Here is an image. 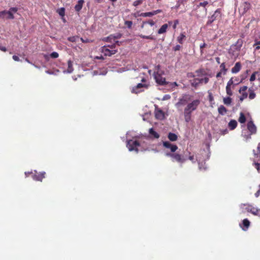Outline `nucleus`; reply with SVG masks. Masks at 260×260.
I'll use <instances>...</instances> for the list:
<instances>
[{
  "instance_id": "50",
  "label": "nucleus",
  "mask_w": 260,
  "mask_h": 260,
  "mask_svg": "<svg viewBox=\"0 0 260 260\" xmlns=\"http://www.w3.org/2000/svg\"><path fill=\"white\" fill-rule=\"evenodd\" d=\"M208 4V2L207 1H204L203 2H201L200 3V4H199V5H198V7H205Z\"/></svg>"
},
{
  "instance_id": "35",
  "label": "nucleus",
  "mask_w": 260,
  "mask_h": 260,
  "mask_svg": "<svg viewBox=\"0 0 260 260\" xmlns=\"http://www.w3.org/2000/svg\"><path fill=\"white\" fill-rule=\"evenodd\" d=\"M185 38V36L183 34V33H181L179 36H178L177 37V41L180 43V44H182L183 43V40Z\"/></svg>"
},
{
  "instance_id": "40",
  "label": "nucleus",
  "mask_w": 260,
  "mask_h": 260,
  "mask_svg": "<svg viewBox=\"0 0 260 260\" xmlns=\"http://www.w3.org/2000/svg\"><path fill=\"white\" fill-rule=\"evenodd\" d=\"M208 100L210 102V103L211 104H214L213 102H214V98H213V96L212 95V93L210 91H208Z\"/></svg>"
},
{
  "instance_id": "47",
  "label": "nucleus",
  "mask_w": 260,
  "mask_h": 260,
  "mask_svg": "<svg viewBox=\"0 0 260 260\" xmlns=\"http://www.w3.org/2000/svg\"><path fill=\"white\" fill-rule=\"evenodd\" d=\"M58 53L56 52H53L50 55V56L52 58H56L58 57Z\"/></svg>"
},
{
  "instance_id": "46",
  "label": "nucleus",
  "mask_w": 260,
  "mask_h": 260,
  "mask_svg": "<svg viewBox=\"0 0 260 260\" xmlns=\"http://www.w3.org/2000/svg\"><path fill=\"white\" fill-rule=\"evenodd\" d=\"M226 92L227 94H228L229 96L233 95V92L230 87H226Z\"/></svg>"
},
{
  "instance_id": "29",
  "label": "nucleus",
  "mask_w": 260,
  "mask_h": 260,
  "mask_svg": "<svg viewBox=\"0 0 260 260\" xmlns=\"http://www.w3.org/2000/svg\"><path fill=\"white\" fill-rule=\"evenodd\" d=\"M248 90L249 91V99H250V100L254 99L256 96L255 92L251 88H249Z\"/></svg>"
},
{
  "instance_id": "59",
  "label": "nucleus",
  "mask_w": 260,
  "mask_h": 260,
  "mask_svg": "<svg viewBox=\"0 0 260 260\" xmlns=\"http://www.w3.org/2000/svg\"><path fill=\"white\" fill-rule=\"evenodd\" d=\"M188 159L191 160L192 163H195L197 161L196 159H194L193 155L189 156L188 157Z\"/></svg>"
},
{
  "instance_id": "63",
  "label": "nucleus",
  "mask_w": 260,
  "mask_h": 260,
  "mask_svg": "<svg viewBox=\"0 0 260 260\" xmlns=\"http://www.w3.org/2000/svg\"><path fill=\"white\" fill-rule=\"evenodd\" d=\"M18 10V9L16 7H12V8H11L9 10V11H10L11 12H13L14 13L16 12Z\"/></svg>"
},
{
  "instance_id": "8",
  "label": "nucleus",
  "mask_w": 260,
  "mask_h": 260,
  "mask_svg": "<svg viewBox=\"0 0 260 260\" xmlns=\"http://www.w3.org/2000/svg\"><path fill=\"white\" fill-rule=\"evenodd\" d=\"M251 7L250 3L247 2H244L241 5L239 9L240 14L241 15H244L251 8Z\"/></svg>"
},
{
  "instance_id": "30",
  "label": "nucleus",
  "mask_w": 260,
  "mask_h": 260,
  "mask_svg": "<svg viewBox=\"0 0 260 260\" xmlns=\"http://www.w3.org/2000/svg\"><path fill=\"white\" fill-rule=\"evenodd\" d=\"M232 100L230 97H226L223 99V103L226 105H230L232 103Z\"/></svg>"
},
{
  "instance_id": "18",
  "label": "nucleus",
  "mask_w": 260,
  "mask_h": 260,
  "mask_svg": "<svg viewBox=\"0 0 260 260\" xmlns=\"http://www.w3.org/2000/svg\"><path fill=\"white\" fill-rule=\"evenodd\" d=\"M168 138L170 141L174 142L177 140L178 136L175 133L170 132L168 134Z\"/></svg>"
},
{
  "instance_id": "39",
  "label": "nucleus",
  "mask_w": 260,
  "mask_h": 260,
  "mask_svg": "<svg viewBox=\"0 0 260 260\" xmlns=\"http://www.w3.org/2000/svg\"><path fill=\"white\" fill-rule=\"evenodd\" d=\"M247 96H248V93L247 92H243L242 93L241 96H240L239 98L240 101L242 102L244 100V99L247 98Z\"/></svg>"
},
{
  "instance_id": "62",
  "label": "nucleus",
  "mask_w": 260,
  "mask_h": 260,
  "mask_svg": "<svg viewBox=\"0 0 260 260\" xmlns=\"http://www.w3.org/2000/svg\"><path fill=\"white\" fill-rule=\"evenodd\" d=\"M207 46V44L205 43L201 44L200 46V48L201 49V52H202V49L205 48Z\"/></svg>"
},
{
  "instance_id": "21",
  "label": "nucleus",
  "mask_w": 260,
  "mask_h": 260,
  "mask_svg": "<svg viewBox=\"0 0 260 260\" xmlns=\"http://www.w3.org/2000/svg\"><path fill=\"white\" fill-rule=\"evenodd\" d=\"M227 111V109L223 105H220L218 108V112L221 115H225Z\"/></svg>"
},
{
  "instance_id": "42",
  "label": "nucleus",
  "mask_w": 260,
  "mask_h": 260,
  "mask_svg": "<svg viewBox=\"0 0 260 260\" xmlns=\"http://www.w3.org/2000/svg\"><path fill=\"white\" fill-rule=\"evenodd\" d=\"M260 41H255V43L253 44V47H255V50H257L260 49Z\"/></svg>"
},
{
  "instance_id": "20",
  "label": "nucleus",
  "mask_w": 260,
  "mask_h": 260,
  "mask_svg": "<svg viewBox=\"0 0 260 260\" xmlns=\"http://www.w3.org/2000/svg\"><path fill=\"white\" fill-rule=\"evenodd\" d=\"M83 3V0H79L78 2V4L75 7V9L77 12H79L82 9Z\"/></svg>"
},
{
  "instance_id": "55",
  "label": "nucleus",
  "mask_w": 260,
  "mask_h": 260,
  "mask_svg": "<svg viewBox=\"0 0 260 260\" xmlns=\"http://www.w3.org/2000/svg\"><path fill=\"white\" fill-rule=\"evenodd\" d=\"M259 157L260 158V154L259 155ZM254 165L255 166V168H256V169L258 171L260 170V162H254L253 163Z\"/></svg>"
},
{
  "instance_id": "45",
  "label": "nucleus",
  "mask_w": 260,
  "mask_h": 260,
  "mask_svg": "<svg viewBox=\"0 0 260 260\" xmlns=\"http://www.w3.org/2000/svg\"><path fill=\"white\" fill-rule=\"evenodd\" d=\"M256 74H257V72H254L252 74L249 79L250 82L253 81L255 80V76Z\"/></svg>"
},
{
  "instance_id": "14",
  "label": "nucleus",
  "mask_w": 260,
  "mask_h": 260,
  "mask_svg": "<svg viewBox=\"0 0 260 260\" xmlns=\"http://www.w3.org/2000/svg\"><path fill=\"white\" fill-rule=\"evenodd\" d=\"M155 116L156 119L162 120L165 118L164 112L160 109H155Z\"/></svg>"
},
{
  "instance_id": "41",
  "label": "nucleus",
  "mask_w": 260,
  "mask_h": 260,
  "mask_svg": "<svg viewBox=\"0 0 260 260\" xmlns=\"http://www.w3.org/2000/svg\"><path fill=\"white\" fill-rule=\"evenodd\" d=\"M139 37L142 39H150L152 40H155V38L152 36H145L143 35H140Z\"/></svg>"
},
{
  "instance_id": "38",
  "label": "nucleus",
  "mask_w": 260,
  "mask_h": 260,
  "mask_svg": "<svg viewBox=\"0 0 260 260\" xmlns=\"http://www.w3.org/2000/svg\"><path fill=\"white\" fill-rule=\"evenodd\" d=\"M186 1L187 0H178L175 8L178 9L181 5H184V3H186Z\"/></svg>"
},
{
  "instance_id": "44",
  "label": "nucleus",
  "mask_w": 260,
  "mask_h": 260,
  "mask_svg": "<svg viewBox=\"0 0 260 260\" xmlns=\"http://www.w3.org/2000/svg\"><path fill=\"white\" fill-rule=\"evenodd\" d=\"M209 78L208 77H205L204 78H199V83H202L204 82L205 84H207L209 82Z\"/></svg>"
},
{
  "instance_id": "13",
  "label": "nucleus",
  "mask_w": 260,
  "mask_h": 260,
  "mask_svg": "<svg viewBox=\"0 0 260 260\" xmlns=\"http://www.w3.org/2000/svg\"><path fill=\"white\" fill-rule=\"evenodd\" d=\"M45 172H36L35 174L32 175V178L36 181H42L43 179L45 178Z\"/></svg>"
},
{
  "instance_id": "26",
  "label": "nucleus",
  "mask_w": 260,
  "mask_h": 260,
  "mask_svg": "<svg viewBox=\"0 0 260 260\" xmlns=\"http://www.w3.org/2000/svg\"><path fill=\"white\" fill-rule=\"evenodd\" d=\"M252 134H248V132L246 129H244L242 131V136L244 138H245L246 140H248L251 139V135Z\"/></svg>"
},
{
  "instance_id": "25",
  "label": "nucleus",
  "mask_w": 260,
  "mask_h": 260,
  "mask_svg": "<svg viewBox=\"0 0 260 260\" xmlns=\"http://www.w3.org/2000/svg\"><path fill=\"white\" fill-rule=\"evenodd\" d=\"M243 44V40L241 39H239L236 44L234 45V46L236 47V49L237 50H240Z\"/></svg>"
},
{
  "instance_id": "12",
  "label": "nucleus",
  "mask_w": 260,
  "mask_h": 260,
  "mask_svg": "<svg viewBox=\"0 0 260 260\" xmlns=\"http://www.w3.org/2000/svg\"><path fill=\"white\" fill-rule=\"evenodd\" d=\"M247 129L251 133V134H255L256 133V127L255 125L254 124L253 121L252 120H250L248 122L247 124Z\"/></svg>"
},
{
  "instance_id": "31",
  "label": "nucleus",
  "mask_w": 260,
  "mask_h": 260,
  "mask_svg": "<svg viewBox=\"0 0 260 260\" xmlns=\"http://www.w3.org/2000/svg\"><path fill=\"white\" fill-rule=\"evenodd\" d=\"M199 84L200 83H199V78L194 79L191 82V86L194 87H197Z\"/></svg>"
},
{
  "instance_id": "7",
  "label": "nucleus",
  "mask_w": 260,
  "mask_h": 260,
  "mask_svg": "<svg viewBox=\"0 0 260 260\" xmlns=\"http://www.w3.org/2000/svg\"><path fill=\"white\" fill-rule=\"evenodd\" d=\"M144 139H145L146 140H149L150 139V137L148 136H146L144 137V139H141L140 141H139V143L140 144L139 145L140 151L149 150V144Z\"/></svg>"
},
{
  "instance_id": "28",
  "label": "nucleus",
  "mask_w": 260,
  "mask_h": 260,
  "mask_svg": "<svg viewBox=\"0 0 260 260\" xmlns=\"http://www.w3.org/2000/svg\"><path fill=\"white\" fill-rule=\"evenodd\" d=\"M220 71L223 73L224 75L226 74L228 69L225 68V64L224 62L222 63L220 66Z\"/></svg>"
},
{
  "instance_id": "2",
  "label": "nucleus",
  "mask_w": 260,
  "mask_h": 260,
  "mask_svg": "<svg viewBox=\"0 0 260 260\" xmlns=\"http://www.w3.org/2000/svg\"><path fill=\"white\" fill-rule=\"evenodd\" d=\"M191 100V95L188 94H183L181 97L179 98L178 102L175 104V106L178 111H182V107L188 104Z\"/></svg>"
},
{
  "instance_id": "22",
  "label": "nucleus",
  "mask_w": 260,
  "mask_h": 260,
  "mask_svg": "<svg viewBox=\"0 0 260 260\" xmlns=\"http://www.w3.org/2000/svg\"><path fill=\"white\" fill-rule=\"evenodd\" d=\"M242 224L244 226V228H243V231H246L248 227L250 225V221L247 219H244L242 221Z\"/></svg>"
},
{
  "instance_id": "5",
  "label": "nucleus",
  "mask_w": 260,
  "mask_h": 260,
  "mask_svg": "<svg viewBox=\"0 0 260 260\" xmlns=\"http://www.w3.org/2000/svg\"><path fill=\"white\" fill-rule=\"evenodd\" d=\"M174 152H166L165 155L172 158V161H176L178 162L183 163L187 158L178 153H173Z\"/></svg>"
},
{
  "instance_id": "32",
  "label": "nucleus",
  "mask_w": 260,
  "mask_h": 260,
  "mask_svg": "<svg viewBox=\"0 0 260 260\" xmlns=\"http://www.w3.org/2000/svg\"><path fill=\"white\" fill-rule=\"evenodd\" d=\"M57 12L60 16L63 17L65 15V9L61 8L57 10Z\"/></svg>"
},
{
  "instance_id": "27",
  "label": "nucleus",
  "mask_w": 260,
  "mask_h": 260,
  "mask_svg": "<svg viewBox=\"0 0 260 260\" xmlns=\"http://www.w3.org/2000/svg\"><path fill=\"white\" fill-rule=\"evenodd\" d=\"M239 121L241 123H244L246 121V117L244 114L243 112H241L240 114V117L238 119Z\"/></svg>"
},
{
  "instance_id": "15",
  "label": "nucleus",
  "mask_w": 260,
  "mask_h": 260,
  "mask_svg": "<svg viewBox=\"0 0 260 260\" xmlns=\"http://www.w3.org/2000/svg\"><path fill=\"white\" fill-rule=\"evenodd\" d=\"M241 68V64L240 62L235 63L234 67L232 69L231 72L233 74L237 73L240 71Z\"/></svg>"
},
{
  "instance_id": "19",
  "label": "nucleus",
  "mask_w": 260,
  "mask_h": 260,
  "mask_svg": "<svg viewBox=\"0 0 260 260\" xmlns=\"http://www.w3.org/2000/svg\"><path fill=\"white\" fill-rule=\"evenodd\" d=\"M149 133L150 135L154 138L158 139L159 138V135L155 132L152 127L149 129Z\"/></svg>"
},
{
  "instance_id": "60",
  "label": "nucleus",
  "mask_w": 260,
  "mask_h": 260,
  "mask_svg": "<svg viewBox=\"0 0 260 260\" xmlns=\"http://www.w3.org/2000/svg\"><path fill=\"white\" fill-rule=\"evenodd\" d=\"M181 46L180 45H177L173 48V50L175 51H178L180 49Z\"/></svg>"
},
{
  "instance_id": "58",
  "label": "nucleus",
  "mask_w": 260,
  "mask_h": 260,
  "mask_svg": "<svg viewBox=\"0 0 260 260\" xmlns=\"http://www.w3.org/2000/svg\"><path fill=\"white\" fill-rule=\"evenodd\" d=\"M170 98H171V96L169 94H165L163 96L162 100V101L168 100H169Z\"/></svg>"
},
{
  "instance_id": "49",
  "label": "nucleus",
  "mask_w": 260,
  "mask_h": 260,
  "mask_svg": "<svg viewBox=\"0 0 260 260\" xmlns=\"http://www.w3.org/2000/svg\"><path fill=\"white\" fill-rule=\"evenodd\" d=\"M143 2V0H137L133 3V6L137 7L138 5L141 4Z\"/></svg>"
},
{
  "instance_id": "34",
  "label": "nucleus",
  "mask_w": 260,
  "mask_h": 260,
  "mask_svg": "<svg viewBox=\"0 0 260 260\" xmlns=\"http://www.w3.org/2000/svg\"><path fill=\"white\" fill-rule=\"evenodd\" d=\"M140 16L142 17H152L153 15V13L152 12H145V13H142L140 15Z\"/></svg>"
},
{
  "instance_id": "61",
  "label": "nucleus",
  "mask_w": 260,
  "mask_h": 260,
  "mask_svg": "<svg viewBox=\"0 0 260 260\" xmlns=\"http://www.w3.org/2000/svg\"><path fill=\"white\" fill-rule=\"evenodd\" d=\"M162 12V10H160V9H158V10H155V11H152V13H153V15H156L159 13H161Z\"/></svg>"
},
{
  "instance_id": "17",
  "label": "nucleus",
  "mask_w": 260,
  "mask_h": 260,
  "mask_svg": "<svg viewBox=\"0 0 260 260\" xmlns=\"http://www.w3.org/2000/svg\"><path fill=\"white\" fill-rule=\"evenodd\" d=\"M228 126L231 130H234L237 126V121L234 119L231 120L228 124Z\"/></svg>"
},
{
  "instance_id": "57",
  "label": "nucleus",
  "mask_w": 260,
  "mask_h": 260,
  "mask_svg": "<svg viewBox=\"0 0 260 260\" xmlns=\"http://www.w3.org/2000/svg\"><path fill=\"white\" fill-rule=\"evenodd\" d=\"M80 40L82 41V42L83 43H90V42H92V41L89 40V39H86V40H84L83 38H81L80 39Z\"/></svg>"
},
{
  "instance_id": "37",
  "label": "nucleus",
  "mask_w": 260,
  "mask_h": 260,
  "mask_svg": "<svg viewBox=\"0 0 260 260\" xmlns=\"http://www.w3.org/2000/svg\"><path fill=\"white\" fill-rule=\"evenodd\" d=\"M248 211L250 212L253 215H257L258 214L259 210L257 209L252 208L250 210H248Z\"/></svg>"
},
{
  "instance_id": "1",
  "label": "nucleus",
  "mask_w": 260,
  "mask_h": 260,
  "mask_svg": "<svg viewBox=\"0 0 260 260\" xmlns=\"http://www.w3.org/2000/svg\"><path fill=\"white\" fill-rule=\"evenodd\" d=\"M200 102V100L196 99L187 104L183 113L184 119L186 122L190 121L192 112L197 110Z\"/></svg>"
},
{
  "instance_id": "53",
  "label": "nucleus",
  "mask_w": 260,
  "mask_h": 260,
  "mask_svg": "<svg viewBox=\"0 0 260 260\" xmlns=\"http://www.w3.org/2000/svg\"><path fill=\"white\" fill-rule=\"evenodd\" d=\"M197 73H198V76H199L201 75H203L204 73V70L202 69H200L196 71Z\"/></svg>"
},
{
  "instance_id": "51",
  "label": "nucleus",
  "mask_w": 260,
  "mask_h": 260,
  "mask_svg": "<svg viewBox=\"0 0 260 260\" xmlns=\"http://www.w3.org/2000/svg\"><path fill=\"white\" fill-rule=\"evenodd\" d=\"M6 11L4 10L0 11V18H6Z\"/></svg>"
},
{
  "instance_id": "23",
  "label": "nucleus",
  "mask_w": 260,
  "mask_h": 260,
  "mask_svg": "<svg viewBox=\"0 0 260 260\" xmlns=\"http://www.w3.org/2000/svg\"><path fill=\"white\" fill-rule=\"evenodd\" d=\"M168 27V25L167 24H163L161 27L158 29V34H161L163 33H165L167 31V29Z\"/></svg>"
},
{
  "instance_id": "10",
  "label": "nucleus",
  "mask_w": 260,
  "mask_h": 260,
  "mask_svg": "<svg viewBox=\"0 0 260 260\" xmlns=\"http://www.w3.org/2000/svg\"><path fill=\"white\" fill-rule=\"evenodd\" d=\"M113 45L110 46H104L101 48V52L104 54L105 56H111L113 54Z\"/></svg>"
},
{
  "instance_id": "3",
  "label": "nucleus",
  "mask_w": 260,
  "mask_h": 260,
  "mask_svg": "<svg viewBox=\"0 0 260 260\" xmlns=\"http://www.w3.org/2000/svg\"><path fill=\"white\" fill-rule=\"evenodd\" d=\"M140 144L139 143V141L129 140L126 142V147L128 148L129 151H135L138 153L140 150L139 145Z\"/></svg>"
},
{
  "instance_id": "24",
  "label": "nucleus",
  "mask_w": 260,
  "mask_h": 260,
  "mask_svg": "<svg viewBox=\"0 0 260 260\" xmlns=\"http://www.w3.org/2000/svg\"><path fill=\"white\" fill-rule=\"evenodd\" d=\"M74 70L73 67V62L69 60L68 61V69H67V72L69 73H71Z\"/></svg>"
},
{
  "instance_id": "43",
  "label": "nucleus",
  "mask_w": 260,
  "mask_h": 260,
  "mask_svg": "<svg viewBox=\"0 0 260 260\" xmlns=\"http://www.w3.org/2000/svg\"><path fill=\"white\" fill-rule=\"evenodd\" d=\"M147 23L150 24L151 26H153L154 25L155 22L152 20H149L147 21H144L143 22V24H142L141 27L143 28L144 27V25L145 24H147Z\"/></svg>"
},
{
  "instance_id": "33",
  "label": "nucleus",
  "mask_w": 260,
  "mask_h": 260,
  "mask_svg": "<svg viewBox=\"0 0 260 260\" xmlns=\"http://www.w3.org/2000/svg\"><path fill=\"white\" fill-rule=\"evenodd\" d=\"M6 18L13 19L14 18L13 13L10 11H6Z\"/></svg>"
},
{
  "instance_id": "54",
  "label": "nucleus",
  "mask_w": 260,
  "mask_h": 260,
  "mask_svg": "<svg viewBox=\"0 0 260 260\" xmlns=\"http://www.w3.org/2000/svg\"><path fill=\"white\" fill-rule=\"evenodd\" d=\"M234 83L233 78H231L230 80L228 82L226 87H230Z\"/></svg>"
},
{
  "instance_id": "6",
  "label": "nucleus",
  "mask_w": 260,
  "mask_h": 260,
  "mask_svg": "<svg viewBox=\"0 0 260 260\" xmlns=\"http://www.w3.org/2000/svg\"><path fill=\"white\" fill-rule=\"evenodd\" d=\"M221 17V12L220 9H217L214 11V13L208 17V20L206 22V25L209 26L216 20L220 19Z\"/></svg>"
},
{
  "instance_id": "9",
  "label": "nucleus",
  "mask_w": 260,
  "mask_h": 260,
  "mask_svg": "<svg viewBox=\"0 0 260 260\" xmlns=\"http://www.w3.org/2000/svg\"><path fill=\"white\" fill-rule=\"evenodd\" d=\"M148 84L140 83L133 88L132 92L135 93H138L144 91V90L141 89L142 88H148Z\"/></svg>"
},
{
  "instance_id": "48",
  "label": "nucleus",
  "mask_w": 260,
  "mask_h": 260,
  "mask_svg": "<svg viewBox=\"0 0 260 260\" xmlns=\"http://www.w3.org/2000/svg\"><path fill=\"white\" fill-rule=\"evenodd\" d=\"M168 85H169V86L170 88H174L175 87L177 86L178 84H177V83L176 82H172V83L169 82V84Z\"/></svg>"
},
{
  "instance_id": "52",
  "label": "nucleus",
  "mask_w": 260,
  "mask_h": 260,
  "mask_svg": "<svg viewBox=\"0 0 260 260\" xmlns=\"http://www.w3.org/2000/svg\"><path fill=\"white\" fill-rule=\"evenodd\" d=\"M132 24H133V23H132V21L127 20L125 22V24L126 25V26L128 28H130L132 27Z\"/></svg>"
},
{
  "instance_id": "56",
  "label": "nucleus",
  "mask_w": 260,
  "mask_h": 260,
  "mask_svg": "<svg viewBox=\"0 0 260 260\" xmlns=\"http://www.w3.org/2000/svg\"><path fill=\"white\" fill-rule=\"evenodd\" d=\"M247 89V86H243V87H241L239 90V92L240 93H241V92H244L245 90H246Z\"/></svg>"
},
{
  "instance_id": "36",
  "label": "nucleus",
  "mask_w": 260,
  "mask_h": 260,
  "mask_svg": "<svg viewBox=\"0 0 260 260\" xmlns=\"http://www.w3.org/2000/svg\"><path fill=\"white\" fill-rule=\"evenodd\" d=\"M79 39V38L78 36H73L69 37L68 40L71 42H76Z\"/></svg>"
},
{
  "instance_id": "11",
  "label": "nucleus",
  "mask_w": 260,
  "mask_h": 260,
  "mask_svg": "<svg viewBox=\"0 0 260 260\" xmlns=\"http://www.w3.org/2000/svg\"><path fill=\"white\" fill-rule=\"evenodd\" d=\"M162 145L164 147L170 149L171 153L175 152L178 148L176 145L172 144L169 141H164Z\"/></svg>"
},
{
  "instance_id": "4",
  "label": "nucleus",
  "mask_w": 260,
  "mask_h": 260,
  "mask_svg": "<svg viewBox=\"0 0 260 260\" xmlns=\"http://www.w3.org/2000/svg\"><path fill=\"white\" fill-rule=\"evenodd\" d=\"M163 72H154L153 74L154 78L155 80V82L159 85L167 86L169 84V82L166 81L165 78L162 77L161 74Z\"/></svg>"
},
{
  "instance_id": "16",
  "label": "nucleus",
  "mask_w": 260,
  "mask_h": 260,
  "mask_svg": "<svg viewBox=\"0 0 260 260\" xmlns=\"http://www.w3.org/2000/svg\"><path fill=\"white\" fill-rule=\"evenodd\" d=\"M196 160L198 162L199 169L200 170H206L207 167L206 166L205 162L201 161L200 159L197 156Z\"/></svg>"
},
{
  "instance_id": "64",
  "label": "nucleus",
  "mask_w": 260,
  "mask_h": 260,
  "mask_svg": "<svg viewBox=\"0 0 260 260\" xmlns=\"http://www.w3.org/2000/svg\"><path fill=\"white\" fill-rule=\"evenodd\" d=\"M260 194V185L259 189L255 193L254 195L256 198H258Z\"/></svg>"
}]
</instances>
